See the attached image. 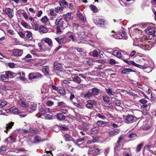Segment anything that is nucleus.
Segmentation results:
<instances>
[{
	"instance_id": "obj_1",
	"label": "nucleus",
	"mask_w": 156,
	"mask_h": 156,
	"mask_svg": "<svg viewBox=\"0 0 156 156\" xmlns=\"http://www.w3.org/2000/svg\"><path fill=\"white\" fill-rule=\"evenodd\" d=\"M42 41H44V43L47 44L48 46H45L44 44L42 45H39L40 49L41 50L44 51H49L53 45V42L52 40L49 38L45 37L43 38Z\"/></svg>"
},
{
	"instance_id": "obj_2",
	"label": "nucleus",
	"mask_w": 156,
	"mask_h": 156,
	"mask_svg": "<svg viewBox=\"0 0 156 156\" xmlns=\"http://www.w3.org/2000/svg\"><path fill=\"white\" fill-rule=\"evenodd\" d=\"M16 76L15 73L11 71H8L5 73L2 74L0 76L1 79L4 82H7L9 79H11Z\"/></svg>"
},
{
	"instance_id": "obj_3",
	"label": "nucleus",
	"mask_w": 156,
	"mask_h": 156,
	"mask_svg": "<svg viewBox=\"0 0 156 156\" xmlns=\"http://www.w3.org/2000/svg\"><path fill=\"white\" fill-rule=\"evenodd\" d=\"M55 23L56 25L59 27H62L63 29L67 27L69 25L68 23L60 17H58L57 18Z\"/></svg>"
},
{
	"instance_id": "obj_4",
	"label": "nucleus",
	"mask_w": 156,
	"mask_h": 156,
	"mask_svg": "<svg viewBox=\"0 0 156 156\" xmlns=\"http://www.w3.org/2000/svg\"><path fill=\"white\" fill-rule=\"evenodd\" d=\"M124 121L127 124H131L136 120V117L134 115L128 114L127 115H123Z\"/></svg>"
},
{
	"instance_id": "obj_5",
	"label": "nucleus",
	"mask_w": 156,
	"mask_h": 156,
	"mask_svg": "<svg viewBox=\"0 0 156 156\" xmlns=\"http://www.w3.org/2000/svg\"><path fill=\"white\" fill-rule=\"evenodd\" d=\"M43 76L39 72H34L30 73L29 75V78L30 80L34 79H41L43 77Z\"/></svg>"
},
{
	"instance_id": "obj_6",
	"label": "nucleus",
	"mask_w": 156,
	"mask_h": 156,
	"mask_svg": "<svg viewBox=\"0 0 156 156\" xmlns=\"http://www.w3.org/2000/svg\"><path fill=\"white\" fill-rule=\"evenodd\" d=\"M54 68L55 70L59 71H62L63 69L62 64L57 61L54 62Z\"/></svg>"
},
{
	"instance_id": "obj_7",
	"label": "nucleus",
	"mask_w": 156,
	"mask_h": 156,
	"mask_svg": "<svg viewBox=\"0 0 156 156\" xmlns=\"http://www.w3.org/2000/svg\"><path fill=\"white\" fill-rule=\"evenodd\" d=\"M5 11L9 18H12L13 16L14 12L13 9L7 8H5Z\"/></svg>"
},
{
	"instance_id": "obj_8",
	"label": "nucleus",
	"mask_w": 156,
	"mask_h": 156,
	"mask_svg": "<svg viewBox=\"0 0 156 156\" xmlns=\"http://www.w3.org/2000/svg\"><path fill=\"white\" fill-rule=\"evenodd\" d=\"M93 21L97 26H99L101 25H104V23L105 22L103 19L97 18L94 19L93 20Z\"/></svg>"
},
{
	"instance_id": "obj_9",
	"label": "nucleus",
	"mask_w": 156,
	"mask_h": 156,
	"mask_svg": "<svg viewBox=\"0 0 156 156\" xmlns=\"http://www.w3.org/2000/svg\"><path fill=\"white\" fill-rule=\"evenodd\" d=\"M154 32V29L153 27H149L146 29V33L149 35H153Z\"/></svg>"
},
{
	"instance_id": "obj_10",
	"label": "nucleus",
	"mask_w": 156,
	"mask_h": 156,
	"mask_svg": "<svg viewBox=\"0 0 156 156\" xmlns=\"http://www.w3.org/2000/svg\"><path fill=\"white\" fill-rule=\"evenodd\" d=\"M61 18L68 23L71 18V13L68 12L65 14H64Z\"/></svg>"
},
{
	"instance_id": "obj_11",
	"label": "nucleus",
	"mask_w": 156,
	"mask_h": 156,
	"mask_svg": "<svg viewBox=\"0 0 156 156\" xmlns=\"http://www.w3.org/2000/svg\"><path fill=\"white\" fill-rule=\"evenodd\" d=\"M14 125V122H9L6 124L5 129L4 130V132L7 133L8 131L11 129Z\"/></svg>"
},
{
	"instance_id": "obj_12",
	"label": "nucleus",
	"mask_w": 156,
	"mask_h": 156,
	"mask_svg": "<svg viewBox=\"0 0 156 156\" xmlns=\"http://www.w3.org/2000/svg\"><path fill=\"white\" fill-rule=\"evenodd\" d=\"M119 132V130L115 129L113 130L109 131L108 133L110 137H112L118 134Z\"/></svg>"
},
{
	"instance_id": "obj_13",
	"label": "nucleus",
	"mask_w": 156,
	"mask_h": 156,
	"mask_svg": "<svg viewBox=\"0 0 156 156\" xmlns=\"http://www.w3.org/2000/svg\"><path fill=\"white\" fill-rule=\"evenodd\" d=\"M87 104L86 105L87 107L89 108H91L93 107L94 105H96L95 101L93 100H89L87 101Z\"/></svg>"
},
{
	"instance_id": "obj_14",
	"label": "nucleus",
	"mask_w": 156,
	"mask_h": 156,
	"mask_svg": "<svg viewBox=\"0 0 156 156\" xmlns=\"http://www.w3.org/2000/svg\"><path fill=\"white\" fill-rule=\"evenodd\" d=\"M112 55L123 60L124 58L122 55L121 52L118 50H115L112 52Z\"/></svg>"
},
{
	"instance_id": "obj_15",
	"label": "nucleus",
	"mask_w": 156,
	"mask_h": 156,
	"mask_svg": "<svg viewBox=\"0 0 156 156\" xmlns=\"http://www.w3.org/2000/svg\"><path fill=\"white\" fill-rule=\"evenodd\" d=\"M66 35L69 38L71 39L72 41L76 42L77 41V40L75 38V37L74 36L73 32L69 31L66 33Z\"/></svg>"
},
{
	"instance_id": "obj_16",
	"label": "nucleus",
	"mask_w": 156,
	"mask_h": 156,
	"mask_svg": "<svg viewBox=\"0 0 156 156\" xmlns=\"http://www.w3.org/2000/svg\"><path fill=\"white\" fill-rule=\"evenodd\" d=\"M48 31V29L44 26L40 25L39 27V31L41 34L45 33Z\"/></svg>"
},
{
	"instance_id": "obj_17",
	"label": "nucleus",
	"mask_w": 156,
	"mask_h": 156,
	"mask_svg": "<svg viewBox=\"0 0 156 156\" xmlns=\"http://www.w3.org/2000/svg\"><path fill=\"white\" fill-rule=\"evenodd\" d=\"M23 52L22 50L15 49L13 51V54L15 56H20L22 55Z\"/></svg>"
},
{
	"instance_id": "obj_18",
	"label": "nucleus",
	"mask_w": 156,
	"mask_h": 156,
	"mask_svg": "<svg viewBox=\"0 0 156 156\" xmlns=\"http://www.w3.org/2000/svg\"><path fill=\"white\" fill-rule=\"evenodd\" d=\"M145 148L153 154H154L156 151V147H153L151 145L147 146H145Z\"/></svg>"
},
{
	"instance_id": "obj_19",
	"label": "nucleus",
	"mask_w": 156,
	"mask_h": 156,
	"mask_svg": "<svg viewBox=\"0 0 156 156\" xmlns=\"http://www.w3.org/2000/svg\"><path fill=\"white\" fill-rule=\"evenodd\" d=\"M56 118L59 121H63L65 120L66 117L62 113H60L57 114Z\"/></svg>"
},
{
	"instance_id": "obj_20",
	"label": "nucleus",
	"mask_w": 156,
	"mask_h": 156,
	"mask_svg": "<svg viewBox=\"0 0 156 156\" xmlns=\"http://www.w3.org/2000/svg\"><path fill=\"white\" fill-rule=\"evenodd\" d=\"M123 61L126 63H127L129 65H133L134 66L136 67L137 66H139L138 64L136 63L133 61H129L126 59H123Z\"/></svg>"
},
{
	"instance_id": "obj_21",
	"label": "nucleus",
	"mask_w": 156,
	"mask_h": 156,
	"mask_svg": "<svg viewBox=\"0 0 156 156\" xmlns=\"http://www.w3.org/2000/svg\"><path fill=\"white\" fill-rule=\"evenodd\" d=\"M63 138L65 141L67 142H69L73 140V137L70 135L68 134H65L63 136Z\"/></svg>"
},
{
	"instance_id": "obj_22",
	"label": "nucleus",
	"mask_w": 156,
	"mask_h": 156,
	"mask_svg": "<svg viewBox=\"0 0 156 156\" xmlns=\"http://www.w3.org/2000/svg\"><path fill=\"white\" fill-rule=\"evenodd\" d=\"M132 69L129 68H124L121 71L123 74H127L130 72H134Z\"/></svg>"
},
{
	"instance_id": "obj_23",
	"label": "nucleus",
	"mask_w": 156,
	"mask_h": 156,
	"mask_svg": "<svg viewBox=\"0 0 156 156\" xmlns=\"http://www.w3.org/2000/svg\"><path fill=\"white\" fill-rule=\"evenodd\" d=\"M59 4L61 7L66 8L68 5V3L66 1L62 0L59 2Z\"/></svg>"
},
{
	"instance_id": "obj_24",
	"label": "nucleus",
	"mask_w": 156,
	"mask_h": 156,
	"mask_svg": "<svg viewBox=\"0 0 156 156\" xmlns=\"http://www.w3.org/2000/svg\"><path fill=\"white\" fill-rule=\"evenodd\" d=\"M71 78L73 81L76 83L79 84L81 82V80L80 78L78 76H74L73 77H72Z\"/></svg>"
},
{
	"instance_id": "obj_25",
	"label": "nucleus",
	"mask_w": 156,
	"mask_h": 156,
	"mask_svg": "<svg viewBox=\"0 0 156 156\" xmlns=\"http://www.w3.org/2000/svg\"><path fill=\"white\" fill-rule=\"evenodd\" d=\"M111 99L113 100V101L115 103L116 105L121 107L122 102V100H119L114 98H112Z\"/></svg>"
},
{
	"instance_id": "obj_26",
	"label": "nucleus",
	"mask_w": 156,
	"mask_h": 156,
	"mask_svg": "<svg viewBox=\"0 0 156 156\" xmlns=\"http://www.w3.org/2000/svg\"><path fill=\"white\" fill-rule=\"evenodd\" d=\"M91 92L93 95L96 96L100 93V90L96 88H94L92 89Z\"/></svg>"
},
{
	"instance_id": "obj_27",
	"label": "nucleus",
	"mask_w": 156,
	"mask_h": 156,
	"mask_svg": "<svg viewBox=\"0 0 156 156\" xmlns=\"http://www.w3.org/2000/svg\"><path fill=\"white\" fill-rule=\"evenodd\" d=\"M42 141L41 137L36 136L34 137V139L33 143L34 144L38 143Z\"/></svg>"
},
{
	"instance_id": "obj_28",
	"label": "nucleus",
	"mask_w": 156,
	"mask_h": 156,
	"mask_svg": "<svg viewBox=\"0 0 156 156\" xmlns=\"http://www.w3.org/2000/svg\"><path fill=\"white\" fill-rule=\"evenodd\" d=\"M41 21L44 24L47 25L49 23L48 19V18L47 16H44L42 18L41 20Z\"/></svg>"
},
{
	"instance_id": "obj_29",
	"label": "nucleus",
	"mask_w": 156,
	"mask_h": 156,
	"mask_svg": "<svg viewBox=\"0 0 156 156\" xmlns=\"http://www.w3.org/2000/svg\"><path fill=\"white\" fill-rule=\"evenodd\" d=\"M42 70L45 75H48L49 72V66H44L42 68Z\"/></svg>"
},
{
	"instance_id": "obj_30",
	"label": "nucleus",
	"mask_w": 156,
	"mask_h": 156,
	"mask_svg": "<svg viewBox=\"0 0 156 156\" xmlns=\"http://www.w3.org/2000/svg\"><path fill=\"white\" fill-rule=\"evenodd\" d=\"M118 35H119L118 38L119 39H121L123 38L124 39H127L128 38L126 34L124 31H122V33L120 35H119V34H118Z\"/></svg>"
},
{
	"instance_id": "obj_31",
	"label": "nucleus",
	"mask_w": 156,
	"mask_h": 156,
	"mask_svg": "<svg viewBox=\"0 0 156 156\" xmlns=\"http://www.w3.org/2000/svg\"><path fill=\"white\" fill-rule=\"evenodd\" d=\"M46 110L44 107L41 106L40 108L39 112V113L40 114L44 115L46 113Z\"/></svg>"
},
{
	"instance_id": "obj_32",
	"label": "nucleus",
	"mask_w": 156,
	"mask_h": 156,
	"mask_svg": "<svg viewBox=\"0 0 156 156\" xmlns=\"http://www.w3.org/2000/svg\"><path fill=\"white\" fill-rule=\"evenodd\" d=\"M7 149V147L5 146H2L0 148V154L2 155L5 154Z\"/></svg>"
},
{
	"instance_id": "obj_33",
	"label": "nucleus",
	"mask_w": 156,
	"mask_h": 156,
	"mask_svg": "<svg viewBox=\"0 0 156 156\" xmlns=\"http://www.w3.org/2000/svg\"><path fill=\"white\" fill-rule=\"evenodd\" d=\"M107 122L101 120L98 121L97 122L96 125L99 127H101L105 125Z\"/></svg>"
},
{
	"instance_id": "obj_34",
	"label": "nucleus",
	"mask_w": 156,
	"mask_h": 156,
	"mask_svg": "<svg viewBox=\"0 0 156 156\" xmlns=\"http://www.w3.org/2000/svg\"><path fill=\"white\" fill-rule=\"evenodd\" d=\"M78 20L83 23H85L86 21V18L83 14L77 16Z\"/></svg>"
},
{
	"instance_id": "obj_35",
	"label": "nucleus",
	"mask_w": 156,
	"mask_h": 156,
	"mask_svg": "<svg viewBox=\"0 0 156 156\" xmlns=\"http://www.w3.org/2000/svg\"><path fill=\"white\" fill-rule=\"evenodd\" d=\"M98 129L99 128L98 127L93 128L91 129V133L93 135L96 134L98 133Z\"/></svg>"
},
{
	"instance_id": "obj_36",
	"label": "nucleus",
	"mask_w": 156,
	"mask_h": 156,
	"mask_svg": "<svg viewBox=\"0 0 156 156\" xmlns=\"http://www.w3.org/2000/svg\"><path fill=\"white\" fill-rule=\"evenodd\" d=\"M102 98L103 100L106 103H108L110 101V98L108 97L107 95H104L103 96Z\"/></svg>"
},
{
	"instance_id": "obj_37",
	"label": "nucleus",
	"mask_w": 156,
	"mask_h": 156,
	"mask_svg": "<svg viewBox=\"0 0 156 156\" xmlns=\"http://www.w3.org/2000/svg\"><path fill=\"white\" fill-rule=\"evenodd\" d=\"M90 7L93 12H98V9L95 6L93 5H90Z\"/></svg>"
},
{
	"instance_id": "obj_38",
	"label": "nucleus",
	"mask_w": 156,
	"mask_h": 156,
	"mask_svg": "<svg viewBox=\"0 0 156 156\" xmlns=\"http://www.w3.org/2000/svg\"><path fill=\"white\" fill-rule=\"evenodd\" d=\"M55 40L58 42L59 44H62L63 43L64 39L62 37H56L55 38Z\"/></svg>"
},
{
	"instance_id": "obj_39",
	"label": "nucleus",
	"mask_w": 156,
	"mask_h": 156,
	"mask_svg": "<svg viewBox=\"0 0 156 156\" xmlns=\"http://www.w3.org/2000/svg\"><path fill=\"white\" fill-rule=\"evenodd\" d=\"M93 96V94L92 92H88L87 93L85 94L84 95V98H85L90 99Z\"/></svg>"
},
{
	"instance_id": "obj_40",
	"label": "nucleus",
	"mask_w": 156,
	"mask_h": 156,
	"mask_svg": "<svg viewBox=\"0 0 156 156\" xmlns=\"http://www.w3.org/2000/svg\"><path fill=\"white\" fill-rule=\"evenodd\" d=\"M31 58V56L30 54H28L24 57V59L27 62H31L32 60V59Z\"/></svg>"
},
{
	"instance_id": "obj_41",
	"label": "nucleus",
	"mask_w": 156,
	"mask_h": 156,
	"mask_svg": "<svg viewBox=\"0 0 156 156\" xmlns=\"http://www.w3.org/2000/svg\"><path fill=\"white\" fill-rule=\"evenodd\" d=\"M7 104V102L4 100H0V108H3Z\"/></svg>"
},
{
	"instance_id": "obj_42",
	"label": "nucleus",
	"mask_w": 156,
	"mask_h": 156,
	"mask_svg": "<svg viewBox=\"0 0 156 156\" xmlns=\"http://www.w3.org/2000/svg\"><path fill=\"white\" fill-rule=\"evenodd\" d=\"M29 133H39L38 130L36 128H30L29 130Z\"/></svg>"
},
{
	"instance_id": "obj_43",
	"label": "nucleus",
	"mask_w": 156,
	"mask_h": 156,
	"mask_svg": "<svg viewBox=\"0 0 156 156\" xmlns=\"http://www.w3.org/2000/svg\"><path fill=\"white\" fill-rule=\"evenodd\" d=\"M58 106L61 108H64L66 106V103L63 101L58 102L57 103Z\"/></svg>"
},
{
	"instance_id": "obj_44",
	"label": "nucleus",
	"mask_w": 156,
	"mask_h": 156,
	"mask_svg": "<svg viewBox=\"0 0 156 156\" xmlns=\"http://www.w3.org/2000/svg\"><path fill=\"white\" fill-rule=\"evenodd\" d=\"M63 7H57L55 9V11L56 13H58L63 10Z\"/></svg>"
},
{
	"instance_id": "obj_45",
	"label": "nucleus",
	"mask_w": 156,
	"mask_h": 156,
	"mask_svg": "<svg viewBox=\"0 0 156 156\" xmlns=\"http://www.w3.org/2000/svg\"><path fill=\"white\" fill-rule=\"evenodd\" d=\"M105 91L106 93L110 96L112 95H114L113 92H112V90L110 88H108L105 89Z\"/></svg>"
},
{
	"instance_id": "obj_46",
	"label": "nucleus",
	"mask_w": 156,
	"mask_h": 156,
	"mask_svg": "<svg viewBox=\"0 0 156 156\" xmlns=\"http://www.w3.org/2000/svg\"><path fill=\"white\" fill-rule=\"evenodd\" d=\"M150 152L149 151L146 149V150L143 151V154L144 156H151V154Z\"/></svg>"
},
{
	"instance_id": "obj_47",
	"label": "nucleus",
	"mask_w": 156,
	"mask_h": 156,
	"mask_svg": "<svg viewBox=\"0 0 156 156\" xmlns=\"http://www.w3.org/2000/svg\"><path fill=\"white\" fill-rule=\"evenodd\" d=\"M30 108L33 111L35 110L37 108V105L33 103H31Z\"/></svg>"
},
{
	"instance_id": "obj_48",
	"label": "nucleus",
	"mask_w": 156,
	"mask_h": 156,
	"mask_svg": "<svg viewBox=\"0 0 156 156\" xmlns=\"http://www.w3.org/2000/svg\"><path fill=\"white\" fill-rule=\"evenodd\" d=\"M98 53L97 50H94L92 52V56L94 57H97L98 56Z\"/></svg>"
},
{
	"instance_id": "obj_49",
	"label": "nucleus",
	"mask_w": 156,
	"mask_h": 156,
	"mask_svg": "<svg viewBox=\"0 0 156 156\" xmlns=\"http://www.w3.org/2000/svg\"><path fill=\"white\" fill-rule=\"evenodd\" d=\"M84 33L83 32H79L77 33L78 35V37L80 39H83V35Z\"/></svg>"
},
{
	"instance_id": "obj_50",
	"label": "nucleus",
	"mask_w": 156,
	"mask_h": 156,
	"mask_svg": "<svg viewBox=\"0 0 156 156\" xmlns=\"http://www.w3.org/2000/svg\"><path fill=\"white\" fill-rule=\"evenodd\" d=\"M33 29L37 31L39 29V25L37 23H34L32 25Z\"/></svg>"
},
{
	"instance_id": "obj_51",
	"label": "nucleus",
	"mask_w": 156,
	"mask_h": 156,
	"mask_svg": "<svg viewBox=\"0 0 156 156\" xmlns=\"http://www.w3.org/2000/svg\"><path fill=\"white\" fill-rule=\"evenodd\" d=\"M109 63L111 65H114L117 63V62L113 58H110Z\"/></svg>"
},
{
	"instance_id": "obj_52",
	"label": "nucleus",
	"mask_w": 156,
	"mask_h": 156,
	"mask_svg": "<svg viewBox=\"0 0 156 156\" xmlns=\"http://www.w3.org/2000/svg\"><path fill=\"white\" fill-rule=\"evenodd\" d=\"M143 144L142 143L140 144H139L137 147L136 150V152H138L140 151L141 148L143 147Z\"/></svg>"
},
{
	"instance_id": "obj_53",
	"label": "nucleus",
	"mask_w": 156,
	"mask_h": 156,
	"mask_svg": "<svg viewBox=\"0 0 156 156\" xmlns=\"http://www.w3.org/2000/svg\"><path fill=\"white\" fill-rule=\"evenodd\" d=\"M97 115L98 117L103 120H105L106 119V117L102 114L98 113Z\"/></svg>"
},
{
	"instance_id": "obj_54",
	"label": "nucleus",
	"mask_w": 156,
	"mask_h": 156,
	"mask_svg": "<svg viewBox=\"0 0 156 156\" xmlns=\"http://www.w3.org/2000/svg\"><path fill=\"white\" fill-rule=\"evenodd\" d=\"M85 139L84 138H80L79 139H78L76 140V142L75 143V144L76 145H78L79 144V143L82 142Z\"/></svg>"
},
{
	"instance_id": "obj_55",
	"label": "nucleus",
	"mask_w": 156,
	"mask_h": 156,
	"mask_svg": "<svg viewBox=\"0 0 156 156\" xmlns=\"http://www.w3.org/2000/svg\"><path fill=\"white\" fill-rule=\"evenodd\" d=\"M58 92L60 94H61L62 95V96H64L66 94V91L63 89H59L58 90Z\"/></svg>"
},
{
	"instance_id": "obj_56",
	"label": "nucleus",
	"mask_w": 156,
	"mask_h": 156,
	"mask_svg": "<svg viewBox=\"0 0 156 156\" xmlns=\"http://www.w3.org/2000/svg\"><path fill=\"white\" fill-rule=\"evenodd\" d=\"M54 104V102L51 101H48L46 103V105L48 106H51Z\"/></svg>"
},
{
	"instance_id": "obj_57",
	"label": "nucleus",
	"mask_w": 156,
	"mask_h": 156,
	"mask_svg": "<svg viewBox=\"0 0 156 156\" xmlns=\"http://www.w3.org/2000/svg\"><path fill=\"white\" fill-rule=\"evenodd\" d=\"M12 110V112L14 114H19V112L18 111V109L16 108H13V109H11L10 110V111H11Z\"/></svg>"
},
{
	"instance_id": "obj_58",
	"label": "nucleus",
	"mask_w": 156,
	"mask_h": 156,
	"mask_svg": "<svg viewBox=\"0 0 156 156\" xmlns=\"http://www.w3.org/2000/svg\"><path fill=\"white\" fill-rule=\"evenodd\" d=\"M67 7L71 10H74V6L71 3H70L69 4H68V5Z\"/></svg>"
},
{
	"instance_id": "obj_59",
	"label": "nucleus",
	"mask_w": 156,
	"mask_h": 156,
	"mask_svg": "<svg viewBox=\"0 0 156 156\" xmlns=\"http://www.w3.org/2000/svg\"><path fill=\"white\" fill-rule=\"evenodd\" d=\"M21 24L25 28H27L28 27V24L27 23L23 20L21 22Z\"/></svg>"
},
{
	"instance_id": "obj_60",
	"label": "nucleus",
	"mask_w": 156,
	"mask_h": 156,
	"mask_svg": "<svg viewBox=\"0 0 156 156\" xmlns=\"http://www.w3.org/2000/svg\"><path fill=\"white\" fill-rule=\"evenodd\" d=\"M60 128L63 130H66L68 129V128L66 127V125H61L60 126Z\"/></svg>"
},
{
	"instance_id": "obj_61",
	"label": "nucleus",
	"mask_w": 156,
	"mask_h": 156,
	"mask_svg": "<svg viewBox=\"0 0 156 156\" xmlns=\"http://www.w3.org/2000/svg\"><path fill=\"white\" fill-rule=\"evenodd\" d=\"M140 103L142 104H145L147 102V101L145 99L142 98L139 101Z\"/></svg>"
},
{
	"instance_id": "obj_62",
	"label": "nucleus",
	"mask_w": 156,
	"mask_h": 156,
	"mask_svg": "<svg viewBox=\"0 0 156 156\" xmlns=\"http://www.w3.org/2000/svg\"><path fill=\"white\" fill-rule=\"evenodd\" d=\"M18 34L21 38H24L25 37V35L22 32L19 31L18 32Z\"/></svg>"
},
{
	"instance_id": "obj_63",
	"label": "nucleus",
	"mask_w": 156,
	"mask_h": 156,
	"mask_svg": "<svg viewBox=\"0 0 156 156\" xmlns=\"http://www.w3.org/2000/svg\"><path fill=\"white\" fill-rule=\"evenodd\" d=\"M129 137L130 138H135L136 137V135L135 133H132L129 135Z\"/></svg>"
},
{
	"instance_id": "obj_64",
	"label": "nucleus",
	"mask_w": 156,
	"mask_h": 156,
	"mask_svg": "<svg viewBox=\"0 0 156 156\" xmlns=\"http://www.w3.org/2000/svg\"><path fill=\"white\" fill-rule=\"evenodd\" d=\"M83 129L84 131H87L89 129V128L87 125L86 124L84 125V126Z\"/></svg>"
}]
</instances>
